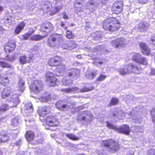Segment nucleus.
Masks as SVG:
<instances>
[{
    "label": "nucleus",
    "instance_id": "obj_9",
    "mask_svg": "<svg viewBox=\"0 0 155 155\" xmlns=\"http://www.w3.org/2000/svg\"><path fill=\"white\" fill-rule=\"evenodd\" d=\"M46 80L49 85L54 86L56 85L57 79L53 73L48 72L46 74Z\"/></svg>",
    "mask_w": 155,
    "mask_h": 155
},
{
    "label": "nucleus",
    "instance_id": "obj_57",
    "mask_svg": "<svg viewBox=\"0 0 155 155\" xmlns=\"http://www.w3.org/2000/svg\"><path fill=\"white\" fill-rule=\"evenodd\" d=\"M152 75H155V69H152L151 71Z\"/></svg>",
    "mask_w": 155,
    "mask_h": 155
},
{
    "label": "nucleus",
    "instance_id": "obj_52",
    "mask_svg": "<svg viewBox=\"0 0 155 155\" xmlns=\"http://www.w3.org/2000/svg\"><path fill=\"white\" fill-rule=\"evenodd\" d=\"M15 59V57L12 56L10 57L8 56H7L5 58V60L9 61H12Z\"/></svg>",
    "mask_w": 155,
    "mask_h": 155
},
{
    "label": "nucleus",
    "instance_id": "obj_54",
    "mask_svg": "<svg viewBox=\"0 0 155 155\" xmlns=\"http://www.w3.org/2000/svg\"><path fill=\"white\" fill-rule=\"evenodd\" d=\"M62 8V6L59 7H56L55 8V12H58L60 10H61Z\"/></svg>",
    "mask_w": 155,
    "mask_h": 155
},
{
    "label": "nucleus",
    "instance_id": "obj_23",
    "mask_svg": "<svg viewBox=\"0 0 155 155\" xmlns=\"http://www.w3.org/2000/svg\"><path fill=\"white\" fill-rule=\"evenodd\" d=\"M8 83V80L7 75L4 74L0 75V84L3 85H6Z\"/></svg>",
    "mask_w": 155,
    "mask_h": 155
},
{
    "label": "nucleus",
    "instance_id": "obj_16",
    "mask_svg": "<svg viewBox=\"0 0 155 155\" xmlns=\"http://www.w3.org/2000/svg\"><path fill=\"white\" fill-rule=\"evenodd\" d=\"M62 60V58L61 57L58 56H55L51 58L49 60L48 64L51 66L57 65L60 63Z\"/></svg>",
    "mask_w": 155,
    "mask_h": 155
},
{
    "label": "nucleus",
    "instance_id": "obj_62",
    "mask_svg": "<svg viewBox=\"0 0 155 155\" xmlns=\"http://www.w3.org/2000/svg\"><path fill=\"white\" fill-rule=\"evenodd\" d=\"M108 0H102L101 3L104 4L106 1H108Z\"/></svg>",
    "mask_w": 155,
    "mask_h": 155
},
{
    "label": "nucleus",
    "instance_id": "obj_64",
    "mask_svg": "<svg viewBox=\"0 0 155 155\" xmlns=\"http://www.w3.org/2000/svg\"><path fill=\"white\" fill-rule=\"evenodd\" d=\"M3 9V7L0 6V13L2 11Z\"/></svg>",
    "mask_w": 155,
    "mask_h": 155
},
{
    "label": "nucleus",
    "instance_id": "obj_56",
    "mask_svg": "<svg viewBox=\"0 0 155 155\" xmlns=\"http://www.w3.org/2000/svg\"><path fill=\"white\" fill-rule=\"evenodd\" d=\"M43 3H44V4H45V5H51V2L48 1H44V2H42Z\"/></svg>",
    "mask_w": 155,
    "mask_h": 155
},
{
    "label": "nucleus",
    "instance_id": "obj_50",
    "mask_svg": "<svg viewBox=\"0 0 155 155\" xmlns=\"http://www.w3.org/2000/svg\"><path fill=\"white\" fill-rule=\"evenodd\" d=\"M148 155H155V150L151 149L148 151Z\"/></svg>",
    "mask_w": 155,
    "mask_h": 155
},
{
    "label": "nucleus",
    "instance_id": "obj_15",
    "mask_svg": "<svg viewBox=\"0 0 155 155\" xmlns=\"http://www.w3.org/2000/svg\"><path fill=\"white\" fill-rule=\"evenodd\" d=\"M15 47V42L14 40L10 41L6 43L4 46V50L6 53L13 51Z\"/></svg>",
    "mask_w": 155,
    "mask_h": 155
},
{
    "label": "nucleus",
    "instance_id": "obj_51",
    "mask_svg": "<svg viewBox=\"0 0 155 155\" xmlns=\"http://www.w3.org/2000/svg\"><path fill=\"white\" fill-rule=\"evenodd\" d=\"M150 43L155 46V35L152 36L150 39Z\"/></svg>",
    "mask_w": 155,
    "mask_h": 155
},
{
    "label": "nucleus",
    "instance_id": "obj_29",
    "mask_svg": "<svg viewBox=\"0 0 155 155\" xmlns=\"http://www.w3.org/2000/svg\"><path fill=\"white\" fill-rule=\"evenodd\" d=\"M46 36H42L39 34L34 35L31 36L30 40L37 41L43 39Z\"/></svg>",
    "mask_w": 155,
    "mask_h": 155
},
{
    "label": "nucleus",
    "instance_id": "obj_7",
    "mask_svg": "<svg viewBox=\"0 0 155 155\" xmlns=\"http://www.w3.org/2000/svg\"><path fill=\"white\" fill-rule=\"evenodd\" d=\"M93 87L92 86L89 87L87 86L84 87L82 89H79L77 87L69 88H62L61 91H64L66 93H69L72 91H74L75 92L78 93L80 92H84L86 91H91L93 89Z\"/></svg>",
    "mask_w": 155,
    "mask_h": 155
},
{
    "label": "nucleus",
    "instance_id": "obj_30",
    "mask_svg": "<svg viewBox=\"0 0 155 155\" xmlns=\"http://www.w3.org/2000/svg\"><path fill=\"white\" fill-rule=\"evenodd\" d=\"M25 112L26 113L31 112L33 111L32 105L30 102H28L26 103L25 106Z\"/></svg>",
    "mask_w": 155,
    "mask_h": 155
},
{
    "label": "nucleus",
    "instance_id": "obj_37",
    "mask_svg": "<svg viewBox=\"0 0 155 155\" xmlns=\"http://www.w3.org/2000/svg\"><path fill=\"white\" fill-rule=\"evenodd\" d=\"M66 135L69 139L74 140H78L79 139V137L76 136L73 134H66Z\"/></svg>",
    "mask_w": 155,
    "mask_h": 155
},
{
    "label": "nucleus",
    "instance_id": "obj_3",
    "mask_svg": "<svg viewBox=\"0 0 155 155\" xmlns=\"http://www.w3.org/2000/svg\"><path fill=\"white\" fill-rule=\"evenodd\" d=\"M62 40V35L56 34L51 35L48 39V42L50 47H54L59 45Z\"/></svg>",
    "mask_w": 155,
    "mask_h": 155
},
{
    "label": "nucleus",
    "instance_id": "obj_4",
    "mask_svg": "<svg viewBox=\"0 0 155 155\" xmlns=\"http://www.w3.org/2000/svg\"><path fill=\"white\" fill-rule=\"evenodd\" d=\"M30 90L35 94H38L43 90V84L40 80H35L29 86Z\"/></svg>",
    "mask_w": 155,
    "mask_h": 155
},
{
    "label": "nucleus",
    "instance_id": "obj_27",
    "mask_svg": "<svg viewBox=\"0 0 155 155\" xmlns=\"http://www.w3.org/2000/svg\"><path fill=\"white\" fill-rule=\"evenodd\" d=\"M34 137V133L32 131L29 130L26 132L25 137L28 141L32 140Z\"/></svg>",
    "mask_w": 155,
    "mask_h": 155
},
{
    "label": "nucleus",
    "instance_id": "obj_28",
    "mask_svg": "<svg viewBox=\"0 0 155 155\" xmlns=\"http://www.w3.org/2000/svg\"><path fill=\"white\" fill-rule=\"evenodd\" d=\"M66 68V66L64 64H60L57 66L56 68V71L58 73L63 74Z\"/></svg>",
    "mask_w": 155,
    "mask_h": 155
},
{
    "label": "nucleus",
    "instance_id": "obj_45",
    "mask_svg": "<svg viewBox=\"0 0 155 155\" xmlns=\"http://www.w3.org/2000/svg\"><path fill=\"white\" fill-rule=\"evenodd\" d=\"M61 47L64 49H69L68 41L63 42L61 44Z\"/></svg>",
    "mask_w": 155,
    "mask_h": 155
},
{
    "label": "nucleus",
    "instance_id": "obj_43",
    "mask_svg": "<svg viewBox=\"0 0 155 155\" xmlns=\"http://www.w3.org/2000/svg\"><path fill=\"white\" fill-rule=\"evenodd\" d=\"M8 137L6 135H0V142H5L7 141Z\"/></svg>",
    "mask_w": 155,
    "mask_h": 155
},
{
    "label": "nucleus",
    "instance_id": "obj_38",
    "mask_svg": "<svg viewBox=\"0 0 155 155\" xmlns=\"http://www.w3.org/2000/svg\"><path fill=\"white\" fill-rule=\"evenodd\" d=\"M68 45L70 50L74 49L77 46V44L74 41H68Z\"/></svg>",
    "mask_w": 155,
    "mask_h": 155
},
{
    "label": "nucleus",
    "instance_id": "obj_63",
    "mask_svg": "<svg viewBox=\"0 0 155 155\" xmlns=\"http://www.w3.org/2000/svg\"><path fill=\"white\" fill-rule=\"evenodd\" d=\"M38 48L37 46H35L34 47L33 50H37Z\"/></svg>",
    "mask_w": 155,
    "mask_h": 155
},
{
    "label": "nucleus",
    "instance_id": "obj_25",
    "mask_svg": "<svg viewBox=\"0 0 155 155\" xmlns=\"http://www.w3.org/2000/svg\"><path fill=\"white\" fill-rule=\"evenodd\" d=\"M69 77L68 75L64 77L62 81L63 84L64 86H69L72 84V80L69 78Z\"/></svg>",
    "mask_w": 155,
    "mask_h": 155
},
{
    "label": "nucleus",
    "instance_id": "obj_21",
    "mask_svg": "<svg viewBox=\"0 0 155 155\" xmlns=\"http://www.w3.org/2000/svg\"><path fill=\"white\" fill-rule=\"evenodd\" d=\"M47 124L51 126H56L55 123L57 121V119L54 116L48 117L46 119Z\"/></svg>",
    "mask_w": 155,
    "mask_h": 155
},
{
    "label": "nucleus",
    "instance_id": "obj_32",
    "mask_svg": "<svg viewBox=\"0 0 155 155\" xmlns=\"http://www.w3.org/2000/svg\"><path fill=\"white\" fill-rule=\"evenodd\" d=\"M50 110L48 107L43 106L42 108L41 112L40 113V115L43 117L48 113L50 112Z\"/></svg>",
    "mask_w": 155,
    "mask_h": 155
},
{
    "label": "nucleus",
    "instance_id": "obj_42",
    "mask_svg": "<svg viewBox=\"0 0 155 155\" xmlns=\"http://www.w3.org/2000/svg\"><path fill=\"white\" fill-rule=\"evenodd\" d=\"M41 5L43 6L42 9L45 10L46 12H47L50 10L51 8V5H47L44 4L43 3H41Z\"/></svg>",
    "mask_w": 155,
    "mask_h": 155
},
{
    "label": "nucleus",
    "instance_id": "obj_5",
    "mask_svg": "<svg viewBox=\"0 0 155 155\" xmlns=\"http://www.w3.org/2000/svg\"><path fill=\"white\" fill-rule=\"evenodd\" d=\"M107 126L110 128L115 129L119 132L123 133L126 135H128L130 132L129 127L126 124L120 127H117L114 126L111 123L107 122Z\"/></svg>",
    "mask_w": 155,
    "mask_h": 155
},
{
    "label": "nucleus",
    "instance_id": "obj_31",
    "mask_svg": "<svg viewBox=\"0 0 155 155\" xmlns=\"http://www.w3.org/2000/svg\"><path fill=\"white\" fill-rule=\"evenodd\" d=\"M51 99V97L48 93H46L43 96L40 97L39 100L42 102H46Z\"/></svg>",
    "mask_w": 155,
    "mask_h": 155
},
{
    "label": "nucleus",
    "instance_id": "obj_13",
    "mask_svg": "<svg viewBox=\"0 0 155 155\" xmlns=\"http://www.w3.org/2000/svg\"><path fill=\"white\" fill-rule=\"evenodd\" d=\"M11 88L9 87H8L5 88L3 90L2 92V96L3 98L5 99L7 97V100L8 101H11V102H12L13 100H15V97H14L13 96L16 95L15 97H18L17 96L16 94L12 96V97L10 98V99H9V96L10 95V93H11Z\"/></svg>",
    "mask_w": 155,
    "mask_h": 155
},
{
    "label": "nucleus",
    "instance_id": "obj_33",
    "mask_svg": "<svg viewBox=\"0 0 155 155\" xmlns=\"http://www.w3.org/2000/svg\"><path fill=\"white\" fill-rule=\"evenodd\" d=\"M25 23L23 22H21L18 26L15 29V32L16 34H18L25 26Z\"/></svg>",
    "mask_w": 155,
    "mask_h": 155
},
{
    "label": "nucleus",
    "instance_id": "obj_12",
    "mask_svg": "<svg viewBox=\"0 0 155 155\" xmlns=\"http://www.w3.org/2000/svg\"><path fill=\"white\" fill-rule=\"evenodd\" d=\"M123 7V2L121 1H117L114 2L113 5L112 11L115 14H119L122 12Z\"/></svg>",
    "mask_w": 155,
    "mask_h": 155
},
{
    "label": "nucleus",
    "instance_id": "obj_41",
    "mask_svg": "<svg viewBox=\"0 0 155 155\" xmlns=\"http://www.w3.org/2000/svg\"><path fill=\"white\" fill-rule=\"evenodd\" d=\"M18 118L17 117H15L12 119V125L13 126H16L18 124Z\"/></svg>",
    "mask_w": 155,
    "mask_h": 155
},
{
    "label": "nucleus",
    "instance_id": "obj_1",
    "mask_svg": "<svg viewBox=\"0 0 155 155\" xmlns=\"http://www.w3.org/2000/svg\"><path fill=\"white\" fill-rule=\"evenodd\" d=\"M120 26L119 21L114 18L106 19L103 23V27L104 30L111 31L118 30Z\"/></svg>",
    "mask_w": 155,
    "mask_h": 155
},
{
    "label": "nucleus",
    "instance_id": "obj_47",
    "mask_svg": "<svg viewBox=\"0 0 155 155\" xmlns=\"http://www.w3.org/2000/svg\"><path fill=\"white\" fill-rule=\"evenodd\" d=\"M118 102L117 99L114 98H113L112 99L110 103V106H112L116 104H117Z\"/></svg>",
    "mask_w": 155,
    "mask_h": 155
},
{
    "label": "nucleus",
    "instance_id": "obj_60",
    "mask_svg": "<svg viewBox=\"0 0 155 155\" xmlns=\"http://www.w3.org/2000/svg\"><path fill=\"white\" fill-rule=\"evenodd\" d=\"M96 35L98 34V35L97 36H96L97 38H96V39H97L98 38H100L101 37V34H99V32H96V33L95 34Z\"/></svg>",
    "mask_w": 155,
    "mask_h": 155
},
{
    "label": "nucleus",
    "instance_id": "obj_39",
    "mask_svg": "<svg viewBox=\"0 0 155 155\" xmlns=\"http://www.w3.org/2000/svg\"><path fill=\"white\" fill-rule=\"evenodd\" d=\"M79 3L77 2H75L74 5V7L75 8L77 12H81L83 11V9L81 8L83 6L82 4V6H78V5H79Z\"/></svg>",
    "mask_w": 155,
    "mask_h": 155
},
{
    "label": "nucleus",
    "instance_id": "obj_14",
    "mask_svg": "<svg viewBox=\"0 0 155 155\" xmlns=\"http://www.w3.org/2000/svg\"><path fill=\"white\" fill-rule=\"evenodd\" d=\"M92 115L90 111H84L82 113V115L79 116L80 118L83 121L89 122L92 120Z\"/></svg>",
    "mask_w": 155,
    "mask_h": 155
},
{
    "label": "nucleus",
    "instance_id": "obj_20",
    "mask_svg": "<svg viewBox=\"0 0 155 155\" xmlns=\"http://www.w3.org/2000/svg\"><path fill=\"white\" fill-rule=\"evenodd\" d=\"M139 46L142 49V52L143 54L149 55L150 54V49L146 44L144 43H140Z\"/></svg>",
    "mask_w": 155,
    "mask_h": 155
},
{
    "label": "nucleus",
    "instance_id": "obj_61",
    "mask_svg": "<svg viewBox=\"0 0 155 155\" xmlns=\"http://www.w3.org/2000/svg\"><path fill=\"white\" fill-rule=\"evenodd\" d=\"M65 24L63 21H61L60 23V25L62 27H63L64 26Z\"/></svg>",
    "mask_w": 155,
    "mask_h": 155
},
{
    "label": "nucleus",
    "instance_id": "obj_34",
    "mask_svg": "<svg viewBox=\"0 0 155 155\" xmlns=\"http://www.w3.org/2000/svg\"><path fill=\"white\" fill-rule=\"evenodd\" d=\"M97 74V71H94L91 73H87L86 75V76L88 79H92L96 76Z\"/></svg>",
    "mask_w": 155,
    "mask_h": 155
},
{
    "label": "nucleus",
    "instance_id": "obj_46",
    "mask_svg": "<svg viewBox=\"0 0 155 155\" xmlns=\"http://www.w3.org/2000/svg\"><path fill=\"white\" fill-rule=\"evenodd\" d=\"M151 114L153 122L155 123V108H153L151 111Z\"/></svg>",
    "mask_w": 155,
    "mask_h": 155
},
{
    "label": "nucleus",
    "instance_id": "obj_58",
    "mask_svg": "<svg viewBox=\"0 0 155 155\" xmlns=\"http://www.w3.org/2000/svg\"><path fill=\"white\" fill-rule=\"evenodd\" d=\"M83 0H76L75 2H79V3L78 4H79V5H81V6H82L81 2H82Z\"/></svg>",
    "mask_w": 155,
    "mask_h": 155
},
{
    "label": "nucleus",
    "instance_id": "obj_59",
    "mask_svg": "<svg viewBox=\"0 0 155 155\" xmlns=\"http://www.w3.org/2000/svg\"><path fill=\"white\" fill-rule=\"evenodd\" d=\"M115 111V109H113L112 110V112L113 113V116H116V114H117V112H115V113L114 112Z\"/></svg>",
    "mask_w": 155,
    "mask_h": 155
},
{
    "label": "nucleus",
    "instance_id": "obj_22",
    "mask_svg": "<svg viewBox=\"0 0 155 155\" xmlns=\"http://www.w3.org/2000/svg\"><path fill=\"white\" fill-rule=\"evenodd\" d=\"M149 24L145 21L139 23L138 25V29L140 31H146L148 28Z\"/></svg>",
    "mask_w": 155,
    "mask_h": 155
},
{
    "label": "nucleus",
    "instance_id": "obj_24",
    "mask_svg": "<svg viewBox=\"0 0 155 155\" xmlns=\"http://www.w3.org/2000/svg\"><path fill=\"white\" fill-rule=\"evenodd\" d=\"M24 85V81L22 78H20L18 83L17 87L18 90L21 92H22L25 89Z\"/></svg>",
    "mask_w": 155,
    "mask_h": 155
},
{
    "label": "nucleus",
    "instance_id": "obj_36",
    "mask_svg": "<svg viewBox=\"0 0 155 155\" xmlns=\"http://www.w3.org/2000/svg\"><path fill=\"white\" fill-rule=\"evenodd\" d=\"M135 111L134 112V110H133L132 112H131L129 114V115L131 116L130 118H131L134 120H135V123H140L141 121L140 119V118L139 119L137 116H134V114H135ZM135 115H136V114H135Z\"/></svg>",
    "mask_w": 155,
    "mask_h": 155
},
{
    "label": "nucleus",
    "instance_id": "obj_19",
    "mask_svg": "<svg viewBox=\"0 0 155 155\" xmlns=\"http://www.w3.org/2000/svg\"><path fill=\"white\" fill-rule=\"evenodd\" d=\"M55 105L58 109L61 111L66 110L70 107L68 104H64L63 102L61 101H58Z\"/></svg>",
    "mask_w": 155,
    "mask_h": 155
},
{
    "label": "nucleus",
    "instance_id": "obj_48",
    "mask_svg": "<svg viewBox=\"0 0 155 155\" xmlns=\"http://www.w3.org/2000/svg\"><path fill=\"white\" fill-rule=\"evenodd\" d=\"M106 76L103 74H101L97 79V81H100L104 80L106 78Z\"/></svg>",
    "mask_w": 155,
    "mask_h": 155
},
{
    "label": "nucleus",
    "instance_id": "obj_26",
    "mask_svg": "<svg viewBox=\"0 0 155 155\" xmlns=\"http://www.w3.org/2000/svg\"><path fill=\"white\" fill-rule=\"evenodd\" d=\"M100 3V1L99 2H97L93 1L92 0H90L87 4L89 6V8L94 9L99 6Z\"/></svg>",
    "mask_w": 155,
    "mask_h": 155
},
{
    "label": "nucleus",
    "instance_id": "obj_55",
    "mask_svg": "<svg viewBox=\"0 0 155 155\" xmlns=\"http://www.w3.org/2000/svg\"><path fill=\"white\" fill-rule=\"evenodd\" d=\"M17 146H20L21 144V139H19L15 143Z\"/></svg>",
    "mask_w": 155,
    "mask_h": 155
},
{
    "label": "nucleus",
    "instance_id": "obj_44",
    "mask_svg": "<svg viewBox=\"0 0 155 155\" xmlns=\"http://www.w3.org/2000/svg\"><path fill=\"white\" fill-rule=\"evenodd\" d=\"M31 33H28L23 35V38L24 40H27L31 36V34L34 32V30L33 29H31Z\"/></svg>",
    "mask_w": 155,
    "mask_h": 155
},
{
    "label": "nucleus",
    "instance_id": "obj_2",
    "mask_svg": "<svg viewBox=\"0 0 155 155\" xmlns=\"http://www.w3.org/2000/svg\"><path fill=\"white\" fill-rule=\"evenodd\" d=\"M118 72L121 75H124L130 72L139 74L141 72V68L139 66H134L132 64L128 65L123 66L117 70Z\"/></svg>",
    "mask_w": 155,
    "mask_h": 155
},
{
    "label": "nucleus",
    "instance_id": "obj_8",
    "mask_svg": "<svg viewBox=\"0 0 155 155\" xmlns=\"http://www.w3.org/2000/svg\"><path fill=\"white\" fill-rule=\"evenodd\" d=\"M16 95L13 96L14 97H15V100H13L12 102H11L9 103V105L6 104H2L0 107V114L4 111L7 110L9 107H15L19 104L20 102L18 97H15Z\"/></svg>",
    "mask_w": 155,
    "mask_h": 155
},
{
    "label": "nucleus",
    "instance_id": "obj_49",
    "mask_svg": "<svg viewBox=\"0 0 155 155\" xmlns=\"http://www.w3.org/2000/svg\"><path fill=\"white\" fill-rule=\"evenodd\" d=\"M66 37L68 38H71L73 37L71 32L67 31L66 32Z\"/></svg>",
    "mask_w": 155,
    "mask_h": 155
},
{
    "label": "nucleus",
    "instance_id": "obj_11",
    "mask_svg": "<svg viewBox=\"0 0 155 155\" xmlns=\"http://www.w3.org/2000/svg\"><path fill=\"white\" fill-rule=\"evenodd\" d=\"M110 44L111 45L115 48H119L121 46H124L126 44V41L124 38H120L112 41Z\"/></svg>",
    "mask_w": 155,
    "mask_h": 155
},
{
    "label": "nucleus",
    "instance_id": "obj_35",
    "mask_svg": "<svg viewBox=\"0 0 155 155\" xmlns=\"http://www.w3.org/2000/svg\"><path fill=\"white\" fill-rule=\"evenodd\" d=\"M0 67L3 68H9L12 70L14 69V67L7 62L3 61H0Z\"/></svg>",
    "mask_w": 155,
    "mask_h": 155
},
{
    "label": "nucleus",
    "instance_id": "obj_6",
    "mask_svg": "<svg viewBox=\"0 0 155 155\" xmlns=\"http://www.w3.org/2000/svg\"><path fill=\"white\" fill-rule=\"evenodd\" d=\"M103 144L112 152H115L119 148L118 143L112 139H108L104 140L103 142Z\"/></svg>",
    "mask_w": 155,
    "mask_h": 155
},
{
    "label": "nucleus",
    "instance_id": "obj_10",
    "mask_svg": "<svg viewBox=\"0 0 155 155\" xmlns=\"http://www.w3.org/2000/svg\"><path fill=\"white\" fill-rule=\"evenodd\" d=\"M132 59L136 62L144 65L148 64V61L145 57H144L139 53H135L133 55Z\"/></svg>",
    "mask_w": 155,
    "mask_h": 155
},
{
    "label": "nucleus",
    "instance_id": "obj_53",
    "mask_svg": "<svg viewBox=\"0 0 155 155\" xmlns=\"http://www.w3.org/2000/svg\"><path fill=\"white\" fill-rule=\"evenodd\" d=\"M62 15L63 16V18L64 19L66 20H68L69 19V18L68 17V15H67L66 13L64 12L62 14Z\"/></svg>",
    "mask_w": 155,
    "mask_h": 155
},
{
    "label": "nucleus",
    "instance_id": "obj_40",
    "mask_svg": "<svg viewBox=\"0 0 155 155\" xmlns=\"http://www.w3.org/2000/svg\"><path fill=\"white\" fill-rule=\"evenodd\" d=\"M31 60V59H29V60H26V57L25 56H20V61L22 64H24L26 63V62L27 61L28 62H29L30 60Z\"/></svg>",
    "mask_w": 155,
    "mask_h": 155
},
{
    "label": "nucleus",
    "instance_id": "obj_17",
    "mask_svg": "<svg viewBox=\"0 0 155 155\" xmlns=\"http://www.w3.org/2000/svg\"><path fill=\"white\" fill-rule=\"evenodd\" d=\"M53 25L49 22L43 24L41 26V29L42 31L49 32L53 29Z\"/></svg>",
    "mask_w": 155,
    "mask_h": 155
},
{
    "label": "nucleus",
    "instance_id": "obj_18",
    "mask_svg": "<svg viewBox=\"0 0 155 155\" xmlns=\"http://www.w3.org/2000/svg\"><path fill=\"white\" fill-rule=\"evenodd\" d=\"M79 70L76 68H73L68 72V75L70 77H71L75 79L79 76Z\"/></svg>",
    "mask_w": 155,
    "mask_h": 155
}]
</instances>
